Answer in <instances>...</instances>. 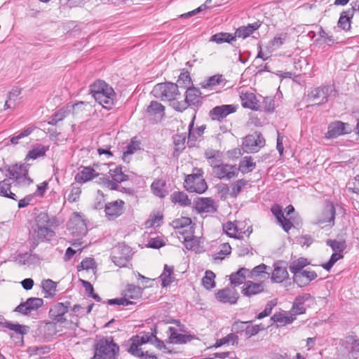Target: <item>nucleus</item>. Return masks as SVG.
Here are the masks:
<instances>
[{"label":"nucleus","instance_id":"1","mask_svg":"<svg viewBox=\"0 0 359 359\" xmlns=\"http://www.w3.org/2000/svg\"><path fill=\"white\" fill-rule=\"evenodd\" d=\"M59 225L54 216H50L46 212H41L34 219L31 234L34 240L43 242L50 241L55 235L53 228Z\"/></svg>","mask_w":359,"mask_h":359},{"label":"nucleus","instance_id":"2","mask_svg":"<svg viewBox=\"0 0 359 359\" xmlns=\"http://www.w3.org/2000/svg\"><path fill=\"white\" fill-rule=\"evenodd\" d=\"M90 94L104 108L111 109L116 94L114 88L103 80H97L90 86Z\"/></svg>","mask_w":359,"mask_h":359},{"label":"nucleus","instance_id":"3","mask_svg":"<svg viewBox=\"0 0 359 359\" xmlns=\"http://www.w3.org/2000/svg\"><path fill=\"white\" fill-rule=\"evenodd\" d=\"M6 176L8 180H13V182L20 187H28L33 183V180L29 176V165L25 163H15L6 165Z\"/></svg>","mask_w":359,"mask_h":359},{"label":"nucleus","instance_id":"4","mask_svg":"<svg viewBox=\"0 0 359 359\" xmlns=\"http://www.w3.org/2000/svg\"><path fill=\"white\" fill-rule=\"evenodd\" d=\"M119 351V346L111 337H103L95 344L94 359H115Z\"/></svg>","mask_w":359,"mask_h":359},{"label":"nucleus","instance_id":"5","mask_svg":"<svg viewBox=\"0 0 359 359\" xmlns=\"http://www.w3.org/2000/svg\"><path fill=\"white\" fill-rule=\"evenodd\" d=\"M154 97L161 100L177 102L176 100L180 95L178 85L171 82L161 83L156 84L152 90Z\"/></svg>","mask_w":359,"mask_h":359},{"label":"nucleus","instance_id":"6","mask_svg":"<svg viewBox=\"0 0 359 359\" xmlns=\"http://www.w3.org/2000/svg\"><path fill=\"white\" fill-rule=\"evenodd\" d=\"M202 104L201 92L198 88L189 87L187 88L184 101L174 102L172 107L178 111H183L188 107H199Z\"/></svg>","mask_w":359,"mask_h":359},{"label":"nucleus","instance_id":"7","mask_svg":"<svg viewBox=\"0 0 359 359\" xmlns=\"http://www.w3.org/2000/svg\"><path fill=\"white\" fill-rule=\"evenodd\" d=\"M184 187L189 192L202 194L208 188L201 173L191 174L186 177Z\"/></svg>","mask_w":359,"mask_h":359},{"label":"nucleus","instance_id":"8","mask_svg":"<svg viewBox=\"0 0 359 359\" xmlns=\"http://www.w3.org/2000/svg\"><path fill=\"white\" fill-rule=\"evenodd\" d=\"M339 346L349 356L357 359L359 354V338L355 334L346 335L339 341Z\"/></svg>","mask_w":359,"mask_h":359},{"label":"nucleus","instance_id":"9","mask_svg":"<svg viewBox=\"0 0 359 359\" xmlns=\"http://www.w3.org/2000/svg\"><path fill=\"white\" fill-rule=\"evenodd\" d=\"M333 85H326L315 88L309 94V99L317 102V104H322L327 102L329 97L334 92Z\"/></svg>","mask_w":359,"mask_h":359},{"label":"nucleus","instance_id":"10","mask_svg":"<svg viewBox=\"0 0 359 359\" xmlns=\"http://www.w3.org/2000/svg\"><path fill=\"white\" fill-rule=\"evenodd\" d=\"M336 209L333 203L327 204L322 213L317 217L314 224L324 227H332L335 222Z\"/></svg>","mask_w":359,"mask_h":359},{"label":"nucleus","instance_id":"11","mask_svg":"<svg viewBox=\"0 0 359 359\" xmlns=\"http://www.w3.org/2000/svg\"><path fill=\"white\" fill-rule=\"evenodd\" d=\"M71 306V303L69 301L65 302H57L53 304L49 311L50 318L55 323H63L66 321L65 315L68 312Z\"/></svg>","mask_w":359,"mask_h":359},{"label":"nucleus","instance_id":"12","mask_svg":"<svg viewBox=\"0 0 359 359\" xmlns=\"http://www.w3.org/2000/svg\"><path fill=\"white\" fill-rule=\"evenodd\" d=\"M67 226L71 233L74 236H83L88 231L85 220L76 212L68 222Z\"/></svg>","mask_w":359,"mask_h":359},{"label":"nucleus","instance_id":"13","mask_svg":"<svg viewBox=\"0 0 359 359\" xmlns=\"http://www.w3.org/2000/svg\"><path fill=\"white\" fill-rule=\"evenodd\" d=\"M43 300L38 297H30L26 302L20 304L14 311L18 312L22 315H29L32 312L37 311L43 306Z\"/></svg>","mask_w":359,"mask_h":359},{"label":"nucleus","instance_id":"14","mask_svg":"<svg viewBox=\"0 0 359 359\" xmlns=\"http://www.w3.org/2000/svg\"><path fill=\"white\" fill-rule=\"evenodd\" d=\"M236 106L234 104H222L213 107L209 111V117L212 121L221 122L228 115L236 111Z\"/></svg>","mask_w":359,"mask_h":359},{"label":"nucleus","instance_id":"15","mask_svg":"<svg viewBox=\"0 0 359 359\" xmlns=\"http://www.w3.org/2000/svg\"><path fill=\"white\" fill-rule=\"evenodd\" d=\"M212 172L219 180H231L238 176L239 168L236 165L222 163Z\"/></svg>","mask_w":359,"mask_h":359},{"label":"nucleus","instance_id":"16","mask_svg":"<svg viewBox=\"0 0 359 359\" xmlns=\"http://www.w3.org/2000/svg\"><path fill=\"white\" fill-rule=\"evenodd\" d=\"M194 204V208L200 214H212L217 211L218 206L211 198H198Z\"/></svg>","mask_w":359,"mask_h":359},{"label":"nucleus","instance_id":"17","mask_svg":"<svg viewBox=\"0 0 359 359\" xmlns=\"http://www.w3.org/2000/svg\"><path fill=\"white\" fill-rule=\"evenodd\" d=\"M216 299L222 304H236L239 294L235 289L225 287L215 293Z\"/></svg>","mask_w":359,"mask_h":359},{"label":"nucleus","instance_id":"18","mask_svg":"<svg viewBox=\"0 0 359 359\" xmlns=\"http://www.w3.org/2000/svg\"><path fill=\"white\" fill-rule=\"evenodd\" d=\"M125 203L122 200H116L104 205L106 217L111 220L117 218L123 213Z\"/></svg>","mask_w":359,"mask_h":359},{"label":"nucleus","instance_id":"19","mask_svg":"<svg viewBox=\"0 0 359 359\" xmlns=\"http://www.w3.org/2000/svg\"><path fill=\"white\" fill-rule=\"evenodd\" d=\"M266 285L263 281L258 283L248 280L244 283L241 293L243 296L250 297L264 292Z\"/></svg>","mask_w":359,"mask_h":359},{"label":"nucleus","instance_id":"20","mask_svg":"<svg viewBox=\"0 0 359 359\" xmlns=\"http://www.w3.org/2000/svg\"><path fill=\"white\" fill-rule=\"evenodd\" d=\"M241 226L243 224L240 222H228L224 224L223 229L229 237L241 240L245 233L243 232Z\"/></svg>","mask_w":359,"mask_h":359},{"label":"nucleus","instance_id":"21","mask_svg":"<svg viewBox=\"0 0 359 359\" xmlns=\"http://www.w3.org/2000/svg\"><path fill=\"white\" fill-rule=\"evenodd\" d=\"M318 277L317 273L314 271L304 270L293 277L294 283H297L299 287H305L308 285L311 281L315 280Z\"/></svg>","mask_w":359,"mask_h":359},{"label":"nucleus","instance_id":"22","mask_svg":"<svg viewBox=\"0 0 359 359\" xmlns=\"http://www.w3.org/2000/svg\"><path fill=\"white\" fill-rule=\"evenodd\" d=\"M99 175L93 168L90 166L82 167V169L75 175L74 180L80 184L86 183L93 180Z\"/></svg>","mask_w":359,"mask_h":359},{"label":"nucleus","instance_id":"23","mask_svg":"<svg viewBox=\"0 0 359 359\" xmlns=\"http://www.w3.org/2000/svg\"><path fill=\"white\" fill-rule=\"evenodd\" d=\"M240 98L243 107L256 111L259 109L258 100L253 93L241 92Z\"/></svg>","mask_w":359,"mask_h":359},{"label":"nucleus","instance_id":"24","mask_svg":"<svg viewBox=\"0 0 359 359\" xmlns=\"http://www.w3.org/2000/svg\"><path fill=\"white\" fill-rule=\"evenodd\" d=\"M355 11L356 8L353 6L352 8L343 11L341 13L337 22L338 27L345 31L349 30L351 28V19L353 18Z\"/></svg>","mask_w":359,"mask_h":359},{"label":"nucleus","instance_id":"25","mask_svg":"<svg viewBox=\"0 0 359 359\" xmlns=\"http://www.w3.org/2000/svg\"><path fill=\"white\" fill-rule=\"evenodd\" d=\"M167 333L170 342L173 344H185L194 338L191 335L178 333L177 330L172 327L168 328Z\"/></svg>","mask_w":359,"mask_h":359},{"label":"nucleus","instance_id":"26","mask_svg":"<svg viewBox=\"0 0 359 359\" xmlns=\"http://www.w3.org/2000/svg\"><path fill=\"white\" fill-rule=\"evenodd\" d=\"M261 22L257 21L252 24H248L246 26H241L238 27L233 36L245 39L252 34L255 30L258 29L261 26Z\"/></svg>","mask_w":359,"mask_h":359},{"label":"nucleus","instance_id":"27","mask_svg":"<svg viewBox=\"0 0 359 359\" xmlns=\"http://www.w3.org/2000/svg\"><path fill=\"white\" fill-rule=\"evenodd\" d=\"M121 251L122 253L115 251L111 257L113 262L120 267L126 266L130 258L128 248L124 247Z\"/></svg>","mask_w":359,"mask_h":359},{"label":"nucleus","instance_id":"28","mask_svg":"<svg viewBox=\"0 0 359 359\" xmlns=\"http://www.w3.org/2000/svg\"><path fill=\"white\" fill-rule=\"evenodd\" d=\"M346 123L341 121H335L328 126V130L326 137L328 138H336L343 134H345Z\"/></svg>","mask_w":359,"mask_h":359},{"label":"nucleus","instance_id":"29","mask_svg":"<svg viewBox=\"0 0 359 359\" xmlns=\"http://www.w3.org/2000/svg\"><path fill=\"white\" fill-rule=\"evenodd\" d=\"M288 278V273L285 267L280 266L279 263L274 264V269L271 273L272 283H280Z\"/></svg>","mask_w":359,"mask_h":359},{"label":"nucleus","instance_id":"30","mask_svg":"<svg viewBox=\"0 0 359 359\" xmlns=\"http://www.w3.org/2000/svg\"><path fill=\"white\" fill-rule=\"evenodd\" d=\"M205 156L209 165L212 167V172L222 163V154L218 151L213 149L208 150L205 152Z\"/></svg>","mask_w":359,"mask_h":359},{"label":"nucleus","instance_id":"31","mask_svg":"<svg viewBox=\"0 0 359 359\" xmlns=\"http://www.w3.org/2000/svg\"><path fill=\"white\" fill-rule=\"evenodd\" d=\"M258 138L255 134L247 135L243 142V148L247 152L257 151L258 148L262 147V141L257 143Z\"/></svg>","mask_w":359,"mask_h":359},{"label":"nucleus","instance_id":"32","mask_svg":"<svg viewBox=\"0 0 359 359\" xmlns=\"http://www.w3.org/2000/svg\"><path fill=\"white\" fill-rule=\"evenodd\" d=\"M311 299V296L309 293H304L297 296L293 302L292 310L296 314H302L306 311V309L304 307L305 302Z\"/></svg>","mask_w":359,"mask_h":359},{"label":"nucleus","instance_id":"33","mask_svg":"<svg viewBox=\"0 0 359 359\" xmlns=\"http://www.w3.org/2000/svg\"><path fill=\"white\" fill-rule=\"evenodd\" d=\"M165 187L166 183L164 180L156 179L151 185V189L155 196L162 198L168 194Z\"/></svg>","mask_w":359,"mask_h":359},{"label":"nucleus","instance_id":"34","mask_svg":"<svg viewBox=\"0 0 359 359\" xmlns=\"http://www.w3.org/2000/svg\"><path fill=\"white\" fill-rule=\"evenodd\" d=\"M49 150V146L36 144L32 149L28 151L25 160H35L46 155V151Z\"/></svg>","mask_w":359,"mask_h":359},{"label":"nucleus","instance_id":"35","mask_svg":"<svg viewBox=\"0 0 359 359\" xmlns=\"http://www.w3.org/2000/svg\"><path fill=\"white\" fill-rule=\"evenodd\" d=\"M309 264L310 263L307 259L300 257L290 262L289 269L290 272L293 273V277H295L297 273H299L301 271H304L303 269L308 266Z\"/></svg>","mask_w":359,"mask_h":359},{"label":"nucleus","instance_id":"36","mask_svg":"<svg viewBox=\"0 0 359 359\" xmlns=\"http://www.w3.org/2000/svg\"><path fill=\"white\" fill-rule=\"evenodd\" d=\"M249 273V270L245 268L239 269L236 273H233L230 276L231 284L233 286H238L245 283L247 273Z\"/></svg>","mask_w":359,"mask_h":359},{"label":"nucleus","instance_id":"37","mask_svg":"<svg viewBox=\"0 0 359 359\" xmlns=\"http://www.w3.org/2000/svg\"><path fill=\"white\" fill-rule=\"evenodd\" d=\"M142 287L135 285H128L123 292V297L129 299H138L142 297Z\"/></svg>","mask_w":359,"mask_h":359},{"label":"nucleus","instance_id":"38","mask_svg":"<svg viewBox=\"0 0 359 359\" xmlns=\"http://www.w3.org/2000/svg\"><path fill=\"white\" fill-rule=\"evenodd\" d=\"M41 286L43 292L45 293V298H53L56 294L57 283L50 279H46L42 281Z\"/></svg>","mask_w":359,"mask_h":359},{"label":"nucleus","instance_id":"39","mask_svg":"<svg viewBox=\"0 0 359 359\" xmlns=\"http://www.w3.org/2000/svg\"><path fill=\"white\" fill-rule=\"evenodd\" d=\"M173 266L165 264L164 270L160 276L162 281L161 285L163 287H166L174 281L175 277L173 276Z\"/></svg>","mask_w":359,"mask_h":359},{"label":"nucleus","instance_id":"40","mask_svg":"<svg viewBox=\"0 0 359 359\" xmlns=\"http://www.w3.org/2000/svg\"><path fill=\"white\" fill-rule=\"evenodd\" d=\"M36 128L33 126H28L23 130L15 133L10 138V142L12 144L16 145L19 143L20 140L26 137L31 135Z\"/></svg>","mask_w":359,"mask_h":359},{"label":"nucleus","instance_id":"41","mask_svg":"<svg viewBox=\"0 0 359 359\" xmlns=\"http://www.w3.org/2000/svg\"><path fill=\"white\" fill-rule=\"evenodd\" d=\"M171 199L172 203H177L183 207L189 206L191 203L187 194L182 191H175L171 195Z\"/></svg>","mask_w":359,"mask_h":359},{"label":"nucleus","instance_id":"42","mask_svg":"<svg viewBox=\"0 0 359 359\" xmlns=\"http://www.w3.org/2000/svg\"><path fill=\"white\" fill-rule=\"evenodd\" d=\"M11 184L8 179L0 182V196L17 200L16 195L11 191Z\"/></svg>","mask_w":359,"mask_h":359},{"label":"nucleus","instance_id":"43","mask_svg":"<svg viewBox=\"0 0 359 359\" xmlns=\"http://www.w3.org/2000/svg\"><path fill=\"white\" fill-rule=\"evenodd\" d=\"M236 40V36L227 32H219L212 35L210 37V41L215 42L217 43H222L224 42L231 43Z\"/></svg>","mask_w":359,"mask_h":359},{"label":"nucleus","instance_id":"44","mask_svg":"<svg viewBox=\"0 0 359 359\" xmlns=\"http://www.w3.org/2000/svg\"><path fill=\"white\" fill-rule=\"evenodd\" d=\"M269 268L264 264H261L255 268L251 271H249L250 275H248L252 278L256 277H260L261 278H268L270 276V273L266 271V270Z\"/></svg>","mask_w":359,"mask_h":359},{"label":"nucleus","instance_id":"45","mask_svg":"<svg viewBox=\"0 0 359 359\" xmlns=\"http://www.w3.org/2000/svg\"><path fill=\"white\" fill-rule=\"evenodd\" d=\"M271 319L274 323H279L280 325H285L292 323L295 317L286 313H275Z\"/></svg>","mask_w":359,"mask_h":359},{"label":"nucleus","instance_id":"46","mask_svg":"<svg viewBox=\"0 0 359 359\" xmlns=\"http://www.w3.org/2000/svg\"><path fill=\"white\" fill-rule=\"evenodd\" d=\"M186 135L177 134L173 137V142L175 146L174 155H178L185 148Z\"/></svg>","mask_w":359,"mask_h":359},{"label":"nucleus","instance_id":"47","mask_svg":"<svg viewBox=\"0 0 359 359\" xmlns=\"http://www.w3.org/2000/svg\"><path fill=\"white\" fill-rule=\"evenodd\" d=\"M110 177L117 182L118 184L128 180V177L122 170V167L116 166L114 169H110L109 171Z\"/></svg>","mask_w":359,"mask_h":359},{"label":"nucleus","instance_id":"48","mask_svg":"<svg viewBox=\"0 0 359 359\" xmlns=\"http://www.w3.org/2000/svg\"><path fill=\"white\" fill-rule=\"evenodd\" d=\"M226 81L223 78L222 75H214L207 79L206 83L203 86V88H208L215 86H222L224 87L225 86Z\"/></svg>","mask_w":359,"mask_h":359},{"label":"nucleus","instance_id":"49","mask_svg":"<svg viewBox=\"0 0 359 359\" xmlns=\"http://www.w3.org/2000/svg\"><path fill=\"white\" fill-rule=\"evenodd\" d=\"M2 327L14 331L17 334L21 335L26 334L28 332L29 327L27 325H22L20 324H14L8 321H5L2 324Z\"/></svg>","mask_w":359,"mask_h":359},{"label":"nucleus","instance_id":"50","mask_svg":"<svg viewBox=\"0 0 359 359\" xmlns=\"http://www.w3.org/2000/svg\"><path fill=\"white\" fill-rule=\"evenodd\" d=\"M239 166L243 172H249L255 168L256 163L253 161L252 156H246L241 161Z\"/></svg>","mask_w":359,"mask_h":359},{"label":"nucleus","instance_id":"51","mask_svg":"<svg viewBox=\"0 0 359 359\" xmlns=\"http://www.w3.org/2000/svg\"><path fill=\"white\" fill-rule=\"evenodd\" d=\"M248 181L245 179H241L236 181L231 185V196L236 197L241 193L243 188L248 185Z\"/></svg>","mask_w":359,"mask_h":359},{"label":"nucleus","instance_id":"52","mask_svg":"<svg viewBox=\"0 0 359 359\" xmlns=\"http://www.w3.org/2000/svg\"><path fill=\"white\" fill-rule=\"evenodd\" d=\"M327 245L330 246L332 250L336 252L341 254L346 248V244L345 241H337L327 239L326 241Z\"/></svg>","mask_w":359,"mask_h":359},{"label":"nucleus","instance_id":"53","mask_svg":"<svg viewBox=\"0 0 359 359\" xmlns=\"http://www.w3.org/2000/svg\"><path fill=\"white\" fill-rule=\"evenodd\" d=\"M215 275L211 271H206L205 276L202 278V284L207 290H210L215 286Z\"/></svg>","mask_w":359,"mask_h":359},{"label":"nucleus","instance_id":"54","mask_svg":"<svg viewBox=\"0 0 359 359\" xmlns=\"http://www.w3.org/2000/svg\"><path fill=\"white\" fill-rule=\"evenodd\" d=\"M238 340V337L233 333H230L227 334L226 337L217 339L214 346L215 348L219 347L222 345L226 344H234L235 343H237Z\"/></svg>","mask_w":359,"mask_h":359},{"label":"nucleus","instance_id":"55","mask_svg":"<svg viewBox=\"0 0 359 359\" xmlns=\"http://www.w3.org/2000/svg\"><path fill=\"white\" fill-rule=\"evenodd\" d=\"M178 88H188L192 86L190 74L188 72L181 73L179 76L177 83Z\"/></svg>","mask_w":359,"mask_h":359},{"label":"nucleus","instance_id":"56","mask_svg":"<svg viewBox=\"0 0 359 359\" xmlns=\"http://www.w3.org/2000/svg\"><path fill=\"white\" fill-rule=\"evenodd\" d=\"M173 226L175 229H184L187 226H192V221L189 217H182L181 218L177 219L172 222Z\"/></svg>","mask_w":359,"mask_h":359},{"label":"nucleus","instance_id":"57","mask_svg":"<svg viewBox=\"0 0 359 359\" xmlns=\"http://www.w3.org/2000/svg\"><path fill=\"white\" fill-rule=\"evenodd\" d=\"M164 107L157 101H151L147 107V112L152 115H157L164 111Z\"/></svg>","mask_w":359,"mask_h":359},{"label":"nucleus","instance_id":"58","mask_svg":"<svg viewBox=\"0 0 359 359\" xmlns=\"http://www.w3.org/2000/svg\"><path fill=\"white\" fill-rule=\"evenodd\" d=\"M138 149H140V142L132 140L131 142L126 147V149L123 151V161H126L128 156L133 154Z\"/></svg>","mask_w":359,"mask_h":359},{"label":"nucleus","instance_id":"59","mask_svg":"<svg viewBox=\"0 0 359 359\" xmlns=\"http://www.w3.org/2000/svg\"><path fill=\"white\" fill-rule=\"evenodd\" d=\"M163 215L159 212L152 214L150 215L149 219L145 222L147 227H152L154 226H158L163 220Z\"/></svg>","mask_w":359,"mask_h":359},{"label":"nucleus","instance_id":"60","mask_svg":"<svg viewBox=\"0 0 359 359\" xmlns=\"http://www.w3.org/2000/svg\"><path fill=\"white\" fill-rule=\"evenodd\" d=\"M177 233L180 235V239H183V242L186 240L191 238L194 236V225L187 226L184 229L177 230Z\"/></svg>","mask_w":359,"mask_h":359},{"label":"nucleus","instance_id":"61","mask_svg":"<svg viewBox=\"0 0 359 359\" xmlns=\"http://www.w3.org/2000/svg\"><path fill=\"white\" fill-rule=\"evenodd\" d=\"M231 248L229 243H223L220 246L219 251L215 255V260H222L224 256L228 255L231 253Z\"/></svg>","mask_w":359,"mask_h":359},{"label":"nucleus","instance_id":"62","mask_svg":"<svg viewBox=\"0 0 359 359\" xmlns=\"http://www.w3.org/2000/svg\"><path fill=\"white\" fill-rule=\"evenodd\" d=\"M84 105H85L84 102H79L74 104H68L66 106L68 108L67 109H69V114H72L73 115H77L83 111Z\"/></svg>","mask_w":359,"mask_h":359},{"label":"nucleus","instance_id":"63","mask_svg":"<svg viewBox=\"0 0 359 359\" xmlns=\"http://www.w3.org/2000/svg\"><path fill=\"white\" fill-rule=\"evenodd\" d=\"M343 257V255L341 254H339V253H336V252H334L329 261L325 263V264H323L322 265L323 268L324 269H325L326 271H330L332 267L333 266V265L338 261L340 259H341Z\"/></svg>","mask_w":359,"mask_h":359},{"label":"nucleus","instance_id":"64","mask_svg":"<svg viewBox=\"0 0 359 359\" xmlns=\"http://www.w3.org/2000/svg\"><path fill=\"white\" fill-rule=\"evenodd\" d=\"M276 304H277L276 300H271V301L269 302L266 304L264 311H262L261 313H259L257 315V318L258 319H262L264 317L269 316L271 313L272 309L276 305Z\"/></svg>","mask_w":359,"mask_h":359}]
</instances>
